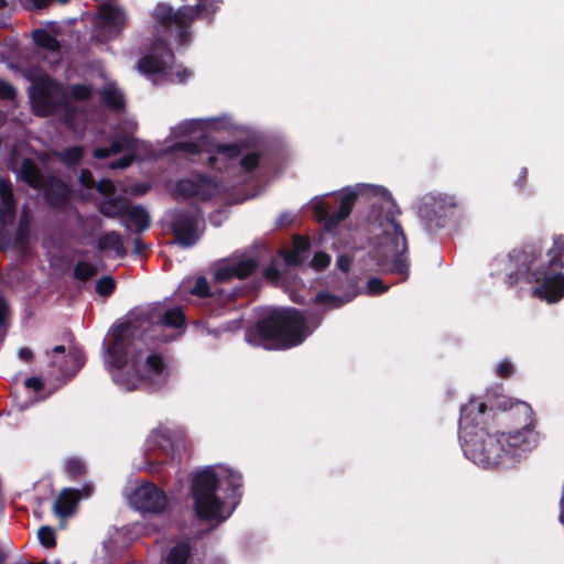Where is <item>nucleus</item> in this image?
<instances>
[{"instance_id": "1", "label": "nucleus", "mask_w": 564, "mask_h": 564, "mask_svg": "<svg viewBox=\"0 0 564 564\" xmlns=\"http://www.w3.org/2000/svg\"><path fill=\"white\" fill-rule=\"evenodd\" d=\"M540 241L528 242L514 248L507 257H497L491 263V276L506 275V284L513 288L518 283H536L533 294L549 303L564 297V236L553 237V246L546 252L547 260L539 265L542 257Z\"/></svg>"}, {"instance_id": "2", "label": "nucleus", "mask_w": 564, "mask_h": 564, "mask_svg": "<svg viewBox=\"0 0 564 564\" xmlns=\"http://www.w3.org/2000/svg\"><path fill=\"white\" fill-rule=\"evenodd\" d=\"M254 332L265 349L275 350L296 347L310 334L305 316L294 307L272 310L256 323Z\"/></svg>"}, {"instance_id": "3", "label": "nucleus", "mask_w": 564, "mask_h": 564, "mask_svg": "<svg viewBox=\"0 0 564 564\" xmlns=\"http://www.w3.org/2000/svg\"><path fill=\"white\" fill-rule=\"evenodd\" d=\"M206 10L204 3L182 6L175 9L166 2H159L152 12L154 22L162 32L173 36L178 46H186L192 42L194 22Z\"/></svg>"}, {"instance_id": "4", "label": "nucleus", "mask_w": 564, "mask_h": 564, "mask_svg": "<svg viewBox=\"0 0 564 564\" xmlns=\"http://www.w3.org/2000/svg\"><path fill=\"white\" fill-rule=\"evenodd\" d=\"M29 96L36 116L47 117L63 112L68 121L76 113L63 86L47 74L32 80Z\"/></svg>"}, {"instance_id": "5", "label": "nucleus", "mask_w": 564, "mask_h": 564, "mask_svg": "<svg viewBox=\"0 0 564 564\" xmlns=\"http://www.w3.org/2000/svg\"><path fill=\"white\" fill-rule=\"evenodd\" d=\"M132 373L129 371L118 372L115 381L126 391L145 389L156 391L164 387L167 381V365L158 352H151L142 362L138 356L131 359Z\"/></svg>"}, {"instance_id": "6", "label": "nucleus", "mask_w": 564, "mask_h": 564, "mask_svg": "<svg viewBox=\"0 0 564 564\" xmlns=\"http://www.w3.org/2000/svg\"><path fill=\"white\" fill-rule=\"evenodd\" d=\"M464 453L478 465L484 467L509 466L510 454L506 449L503 437L499 431L490 432L485 429L467 432L464 436Z\"/></svg>"}, {"instance_id": "7", "label": "nucleus", "mask_w": 564, "mask_h": 564, "mask_svg": "<svg viewBox=\"0 0 564 564\" xmlns=\"http://www.w3.org/2000/svg\"><path fill=\"white\" fill-rule=\"evenodd\" d=\"M219 482L220 479L212 466H207L194 475L191 494L198 519L209 521L227 518L221 514L224 501L217 496Z\"/></svg>"}, {"instance_id": "8", "label": "nucleus", "mask_w": 564, "mask_h": 564, "mask_svg": "<svg viewBox=\"0 0 564 564\" xmlns=\"http://www.w3.org/2000/svg\"><path fill=\"white\" fill-rule=\"evenodd\" d=\"M401 210L395 200L390 195V276L397 275L398 279H390V288L393 284L405 282L410 275V251L406 235L394 216L400 215Z\"/></svg>"}, {"instance_id": "9", "label": "nucleus", "mask_w": 564, "mask_h": 564, "mask_svg": "<svg viewBox=\"0 0 564 564\" xmlns=\"http://www.w3.org/2000/svg\"><path fill=\"white\" fill-rule=\"evenodd\" d=\"M358 197H388V191L384 187L370 185V184H357L355 186L347 187L340 197L339 207L336 212L329 214L328 208L325 204L321 203L315 206V212L319 220L325 221V229L330 231L337 228V226L349 217Z\"/></svg>"}, {"instance_id": "10", "label": "nucleus", "mask_w": 564, "mask_h": 564, "mask_svg": "<svg viewBox=\"0 0 564 564\" xmlns=\"http://www.w3.org/2000/svg\"><path fill=\"white\" fill-rule=\"evenodd\" d=\"M459 205L455 195L429 193L422 197L417 214L426 230L432 232L444 228L448 218L455 215Z\"/></svg>"}, {"instance_id": "11", "label": "nucleus", "mask_w": 564, "mask_h": 564, "mask_svg": "<svg viewBox=\"0 0 564 564\" xmlns=\"http://www.w3.org/2000/svg\"><path fill=\"white\" fill-rule=\"evenodd\" d=\"M516 413L522 416L519 427L509 432H500L503 437L506 449L510 454L511 464L523 452L530 451L536 444L538 433L535 429V416L530 404H520Z\"/></svg>"}, {"instance_id": "12", "label": "nucleus", "mask_w": 564, "mask_h": 564, "mask_svg": "<svg viewBox=\"0 0 564 564\" xmlns=\"http://www.w3.org/2000/svg\"><path fill=\"white\" fill-rule=\"evenodd\" d=\"M200 209L198 207L176 209L170 221L175 242L183 248L195 246L200 237Z\"/></svg>"}, {"instance_id": "13", "label": "nucleus", "mask_w": 564, "mask_h": 564, "mask_svg": "<svg viewBox=\"0 0 564 564\" xmlns=\"http://www.w3.org/2000/svg\"><path fill=\"white\" fill-rule=\"evenodd\" d=\"M497 416V402L487 405L478 398H471L468 403L460 406V416L458 421L459 430L463 431L464 436L467 432H474L485 429L491 430V422Z\"/></svg>"}, {"instance_id": "14", "label": "nucleus", "mask_w": 564, "mask_h": 564, "mask_svg": "<svg viewBox=\"0 0 564 564\" xmlns=\"http://www.w3.org/2000/svg\"><path fill=\"white\" fill-rule=\"evenodd\" d=\"M173 64L174 53L169 42L162 36H156L149 52L138 61V69L145 76L167 75L172 72Z\"/></svg>"}, {"instance_id": "15", "label": "nucleus", "mask_w": 564, "mask_h": 564, "mask_svg": "<svg viewBox=\"0 0 564 564\" xmlns=\"http://www.w3.org/2000/svg\"><path fill=\"white\" fill-rule=\"evenodd\" d=\"M133 322H124L112 329L107 347L108 362L111 367L123 371L128 365V354L133 338Z\"/></svg>"}, {"instance_id": "16", "label": "nucleus", "mask_w": 564, "mask_h": 564, "mask_svg": "<svg viewBox=\"0 0 564 564\" xmlns=\"http://www.w3.org/2000/svg\"><path fill=\"white\" fill-rule=\"evenodd\" d=\"M129 502L135 510L159 514L166 509L169 499L164 490L148 481L132 490Z\"/></svg>"}, {"instance_id": "17", "label": "nucleus", "mask_w": 564, "mask_h": 564, "mask_svg": "<svg viewBox=\"0 0 564 564\" xmlns=\"http://www.w3.org/2000/svg\"><path fill=\"white\" fill-rule=\"evenodd\" d=\"M217 191L216 177L207 173H196L193 177L176 181L174 192L183 198H198L202 202L210 200Z\"/></svg>"}, {"instance_id": "18", "label": "nucleus", "mask_w": 564, "mask_h": 564, "mask_svg": "<svg viewBox=\"0 0 564 564\" xmlns=\"http://www.w3.org/2000/svg\"><path fill=\"white\" fill-rule=\"evenodd\" d=\"M0 251H2L10 246L7 218H13L17 213V199L14 197L13 185L8 177H0Z\"/></svg>"}, {"instance_id": "19", "label": "nucleus", "mask_w": 564, "mask_h": 564, "mask_svg": "<svg viewBox=\"0 0 564 564\" xmlns=\"http://www.w3.org/2000/svg\"><path fill=\"white\" fill-rule=\"evenodd\" d=\"M259 262L252 257H241L237 260L221 262L214 271V280L223 283L237 278L243 280L252 275L258 269Z\"/></svg>"}, {"instance_id": "20", "label": "nucleus", "mask_w": 564, "mask_h": 564, "mask_svg": "<svg viewBox=\"0 0 564 564\" xmlns=\"http://www.w3.org/2000/svg\"><path fill=\"white\" fill-rule=\"evenodd\" d=\"M99 18L100 24L96 37L101 43L117 37L124 28V15L117 7H102L99 11Z\"/></svg>"}, {"instance_id": "21", "label": "nucleus", "mask_w": 564, "mask_h": 564, "mask_svg": "<svg viewBox=\"0 0 564 564\" xmlns=\"http://www.w3.org/2000/svg\"><path fill=\"white\" fill-rule=\"evenodd\" d=\"M40 189L43 191L46 203L53 208H62L69 200L70 189L59 177H47Z\"/></svg>"}, {"instance_id": "22", "label": "nucleus", "mask_w": 564, "mask_h": 564, "mask_svg": "<svg viewBox=\"0 0 564 564\" xmlns=\"http://www.w3.org/2000/svg\"><path fill=\"white\" fill-rule=\"evenodd\" d=\"M19 177L22 182L34 189H40L43 187L44 182L46 181L41 169L31 158H25L22 160Z\"/></svg>"}, {"instance_id": "23", "label": "nucleus", "mask_w": 564, "mask_h": 564, "mask_svg": "<svg viewBox=\"0 0 564 564\" xmlns=\"http://www.w3.org/2000/svg\"><path fill=\"white\" fill-rule=\"evenodd\" d=\"M520 404H528L523 401L512 402L508 398H502L497 401V416L496 420L503 424H510L514 429L519 427V422L522 420V416L516 413V410Z\"/></svg>"}, {"instance_id": "24", "label": "nucleus", "mask_w": 564, "mask_h": 564, "mask_svg": "<svg viewBox=\"0 0 564 564\" xmlns=\"http://www.w3.org/2000/svg\"><path fill=\"white\" fill-rule=\"evenodd\" d=\"M79 499V491L73 488L63 489L54 503V512L61 518L73 514Z\"/></svg>"}, {"instance_id": "25", "label": "nucleus", "mask_w": 564, "mask_h": 564, "mask_svg": "<svg viewBox=\"0 0 564 564\" xmlns=\"http://www.w3.org/2000/svg\"><path fill=\"white\" fill-rule=\"evenodd\" d=\"M130 207V202L120 196H110L97 204L98 212L107 218L124 216Z\"/></svg>"}, {"instance_id": "26", "label": "nucleus", "mask_w": 564, "mask_h": 564, "mask_svg": "<svg viewBox=\"0 0 564 564\" xmlns=\"http://www.w3.org/2000/svg\"><path fill=\"white\" fill-rule=\"evenodd\" d=\"M97 249L100 252L111 250L119 258H122L127 254V250L123 246L122 238L120 234L117 231H108L101 235L97 239Z\"/></svg>"}, {"instance_id": "27", "label": "nucleus", "mask_w": 564, "mask_h": 564, "mask_svg": "<svg viewBox=\"0 0 564 564\" xmlns=\"http://www.w3.org/2000/svg\"><path fill=\"white\" fill-rule=\"evenodd\" d=\"M367 223L371 230L379 229L378 236L388 235V212L381 205L371 203L370 210L367 216Z\"/></svg>"}, {"instance_id": "28", "label": "nucleus", "mask_w": 564, "mask_h": 564, "mask_svg": "<svg viewBox=\"0 0 564 564\" xmlns=\"http://www.w3.org/2000/svg\"><path fill=\"white\" fill-rule=\"evenodd\" d=\"M172 152L185 153V159L191 163H198L204 152H208V149L202 147L200 143L193 141H177L171 147Z\"/></svg>"}, {"instance_id": "29", "label": "nucleus", "mask_w": 564, "mask_h": 564, "mask_svg": "<svg viewBox=\"0 0 564 564\" xmlns=\"http://www.w3.org/2000/svg\"><path fill=\"white\" fill-rule=\"evenodd\" d=\"M126 215L128 216V219L134 225V231L138 234L143 232L151 225L150 215L142 205H134L129 207Z\"/></svg>"}, {"instance_id": "30", "label": "nucleus", "mask_w": 564, "mask_h": 564, "mask_svg": "<svg viewBox=\"0 0 564 564\" xmlns=\"http://www.w3.org/2000/svg\"><path fill=\"white\" fill-rule=\"evenodd\" d=\"M101 102L110 110L121 112L126 108L123 94L117 88H107L100 95Z\"/></svg>"}, {"instance_id": "31", "label": "nucleus", "mask_w": 564, "mask_h": 564, "mask_svg": "<svg viewBox=\"0 0 564 564\" xmlns=\"http://www.w3.org/2000/svg\"><path fill=\"white\" fill-rule=\"evenodd\" d=\"M192 554L188 542L176 543L165 556V564H187Z\"/></svg>"}, {"instance_id": "32", "label": "nucleus", "mask_w": 564, "mask_h": 564, "mask_svg": "<svg viewBox=\"0 0 564 564\" xmlns=\"http://www.w3.org/2000/svg\"><path fill=\"white\" fill-rule=\"evenodd\" d=\"M33 42L41 48L50 52H58L61 44L58 40L45 29H37L32 32Z\"/></svg>"}, {"instance_id": "33", "label": "nucleus", "mask_w": 564, "mask_h": 564, "mask_svg": "<svg viewBox=\"0 0 564 564\" xmlns=\"http://www.w3.org/2000/svg\"><path fill=\"white\" fill-rule=\"evenodd\" d=\"M224 481L231 491L228 498L232 499L236 506L241 498L240 490L243 486L242 475L234 469H226Z\"/></svg>"}, {"instance_id": "34", "label": "nucleus", "mask_w": 564, "mask_h": 564, "mask_svg": "<svg viewBox=\"0 0 564 564\" xmlns=\"http://www.w3.org/2000/svg\"><path fill=\"white\" fill-rule=\"evenodd\" d=\"M191 294L200 299L212 297L224 304L226 303V301L224 300V291L218 290L217 292H210L208 280L203 275L196 279L195 284L191 290Z\"/></svg>"}, {"instance_id": "35", "label": "nucleus", "mask_w": 564, "mask_h": 564, "mask_svg": "<svg viewBox=\"0 0 564 564\" xmlns=\"http://www.w3.org/2000/svg\"><path fill=\"white\" fill-rule=\"evenodd\" d=\"M31 235V219L28 214L23 213L19 219L15 236H14V245L24 249L29 246Z\"/></svg>"}, {"instance_id": "36", "label": "nucleus", "mask_w": 564, "mask_h": 564, "mask_svg": "<svg viewBox=\"0 0 564 564\" xmlns=\"http://www.w3.org/2000/svg\"><path fill=\"white\" fill-rule=\"evenodd\" d=\"M243 151V144L242 143H220L216 142L210 144V148L208 149V152H215V154L223 155L226 160L231 161L241 155Z\"/></svg>"}, {"instance_id": "37", "label": "nucleus", "mask_w": 564, "mask_h": 564, "mask_svg": "<svg viewBox=\"0 0 564 564\" xmlns=\"http://www.w3.org/2000/svg\"><path fill=\"white\" fill-rule=\"evenodd\" d=\"M56 158L65 166L72 167L80 163L84 156V149L80 145H70L57 152Z\"/></svg>"}, {"instance_id": "38", "label": "nucleus", "mask_w": 564, "mask_h": 564, "mask_svg": "<svg viewBox=\"0 0 564 564\" xmlns=\"http://www.w3.org/2000/svg\"><path fill=\"white\" fill-rule=\"evenodd\" d=\"M159 322L166 327L180 328L185 324L186 317L183 310L176 306L166 310L160 317Z\"/></svg>"}, {"instance_id": "39", "label": "nucleus", "mask_w": 564, "mask_h": 564, "mask_svg": "<svg viewBox=\"0 0 564 564\" xmlns=\"http://www.w3.org/2000/svg\"><path fill=\"white\" fill-rule=\"evenodd\" d=\"M97 274V268L89 262L78 261L73 271L75 279L86 282Z\"/></svg>"}, {"instance_id": "40", "label": "nucleus", "mask_w": 564, "mask_h": 564, "mask_svg": "<svg viewBox=\"0 0 564 564\" xmlns=\"http://www.w3.org/2000/svg\"><path fill=\"white\" fill-rule=\"evenodd\" d=\"M64 468L72 479L80 478L86 474L85 463L77 457L67 458L65 460Z\"/></svg>"}, {"instance_id": "41", "label": "nucleus", "mask_w": 564, "mask_h": 564, "mask_svg": "<svg viewBox=\"0 0 564 564\" xmlns=\"http://www.w3.org/2000/svg\"><path fill=\"white\" fill-rule=\"evenodd\" d=\"M116 288L117 282L111 275L101 276L95 284L96 293L104 297L110 296L116 291Z\"/></svg>"}, {"instance_id": "42", "label": "nucleus", "mask_w": 564, "mask_h": 564, "mask_svg": "<svg viewBox=\"0 0 564 564\" xmlns=\"http://www.w3.org/2000/svg\"><path fill=\"white\" fill-rule=\"evenodd\" d=\"M67 356L70 358V360L73 362V369L69 371H63V376L67 377L69 379L72 377H74L80 370V368L85 365L86 357H85V354L78 348L69 349Z\"/></svg>"}, {"instance_id": "43", "label": "nucleus", "mask_w": 564, "mask_h": 564, "mask_svg": "<svg viewBox=\"0 0 564 564\" xmlns=\"http://www.w3.org/2000/svg\"><path fill=\"white\" fill-rule=\"evenodd\" d=\"M261 158L260 152L246 153L241 156L239 166L245 173H251L258 169Z\"/></svg>"}, {"instance_id": "44", "label": "nucleus", "mask_w": 564, "mask_h": 564, "mask_svg": "<svg viewBox=\"0 0 564 564\" xmlns=\"http://www.w3.org/2000/svg\"><path fill=\"white\" fill-rule=\"evenodd\" d=\"M110 148L113 155L132 150L134 148V139L128 134L118 135L111 142Z\"/></svg>"}, {"instance_id": "45", "label": "nucleus", "mask_w": 564, "mask_h": 564, "mask_svg": "<svg viewBox=\"0 0 564 564\" xmlns=\"http://www.w3.org/2000/svg\"><path fill=\"white\" fill-rule=\"evenodd\" d=\"M40 543L47 549L56 545L55 530L48 525L41 527L37 531Z\"/></svg>"}, {"instance_id": "46", "label": "nucleus", "mask_w": 564, "mask_h": 564, "mask_svg": "<svg viewBox=\"0 0 564 564\" xmlns=\"http://www.w3.org/2000/svg\"><path fill=\"white\" fill-rule=\"evenodd\" d=\"M162 441L163 443L161 444V447L163 449V454L156 457L161 465L169 464L175 459V448L172 440L167 436H162Z\"/></svg>"}, {"instance_id": "47", "label": "nucleus", "mask_w": 564, "mask_h": 564, "mask_svg": "<svg viewBox=\"0 0 564 564\" xmlns=\"http://www.w3.org/2000/svg\"><path fill=\"white\" fill-rule=\"evenodd\" d=\"M93 96L91 86L84 84H74L70 87V97L76 101H87Z\"/></svg>"}, {"instance_id": "48", "label": "nucleus", "mask_w": 564, "mask_h": 564, "mask_svg": "<svg viewBox=\"0 0 564 564\" xmlns=\"http://www.w3.org/2000/svg\"><path fill=\"white\" fill-rule=\"evenodd\" d=\"M314 302L316 304H329L336 308L340 307L344 304V301L341 300V297H339L330 292H327V291H319L315 295Z\"/></svg>"}, {"instance_id": "49", "label": "nucleus", "mask_w": 564, "mask_h": 564, "mask_svg": "<svg viewBox=\"0 0 564 564\" xmlns=\"http://www.w3.org/2000/svg\"><path fill=\"white\" fill-rule=\"evenodd\" d=\"M281 257L289 267H297L303 262V253L297 250H281Z\"/></svg>"}, {"instance_id": "50", "label": "nucleus", "mask_w": 564, "mask_h": 564, "mask_svg": "<svg viewBox=\"0 0 564 564\" xmlns=\"http://www.w3.org/2000/svg\"><path fill=\"white\" fill-rule=\"evenodd\" d=\"M330 256L324 251H317L314 253L311 265L317 271L326 269L330 263Z\"/></svg>"}, {"instance_id": "51", "label": "nucleus", "mask_w": 564, "mask_h": 564, "mask_svg": "<svg viewBox=\"0 0 564 564\" xmlns=\"http://www.w3.org/2000/svg\"><path fill=\"white\" fill-rule=\"evenodd\" d=\"M388 286L384 285L383 280L380 278H370L367 282V293L369 295L381 294L386 292Z\"/></svg>"}, {"instance_id": "52", "label": "nucleus", "mask_w": 564, "mask_h": 564, "mask_svg": "<svg viewBox=\"0 0 564 564\" xmlns=\"http://www.w3.org/2000/svg\"><path fill=\"white\" fill-rule=\"evenodd\" d=\"M497 376L502 379H509L514 375V367L509 359H503L497 366Z\"/></svg>"}, {"instance_id": "53", "label": "nucleus", "mask_w": 564, "mask_h": 564, "mask_svg": "<svg viewBox=\"0 0 564 564\" xmlns=\"http://www.w3.org/2000/svg\"><path fill=\"white\" fill-rule=\"evenodd\" d=\"M94 187L98 191V193L108 197L113 196L116 192V186L109 178L100 180L98 183H95Z\"/></svg>"}, {"instance_id": "54", "label": "nucleus", "mask_w": 564, "mask_h": 564, "mask_svg": "<svg viewBox=\"0 0 564 564\" xmlns=\"http://www.w3.org/2000/svg\"><path fill=\"white\" fill-rule=\"evenodd\" d=\"M17 96V90L10 83L0 79V99L12 100Z\"/></svg>"}, {"instance_id": "55", "label": "nucleus", "mask_w": 564, "mask_h": 564, "mask_svg": "<svg viewBox=\"0 0 564 564\" xmlns=\"http://www.w3.org/2000/svg\"><path fill=\"white\" fill-rule=\"evenodd\" d=\"M262 276L271 283H276L281 278V273L278 267L272 263L263 269Z\"/></svg>"}, {"instance_id": "56", "label": "nucleus", "mask_w": 564, "mask_h": 564, "mask_svg": "<svg viewBox=\"0 0 564 564\" xmlns=\"http://www.w3.org/2000/svg\"><path fill=\"white\" fill-rule=\"evenodd\" d=\"M208 153H209V155L206 158V160L204 161L200 158V161L198 163H202L203 165L207 166L208 169H210L213 171L223 172V170L226 169V165L225 164H223L221 166L218 165V158L213 154L214 152H208Z\"/></svg>"}, {"instance_id": "57", "label": "nucleus", "mask_w": 564, "mask_h": 564, "mask_svg": "<svg viewBox=\"0 0 564 564\" xmlns=\"http://www.w3.org/2000/svg\"><path fill=\"white\" fill-rule=\"evenodd\" d=\"M79 182L84 187L87 188H94L96 183L93 173L88 169L82 170L79 175Z\"/></svg>"}, {"instance_id": "58", "label": "nucleus", "mask_w": 564, "mask_h": 564, "mask_svg": "<svg viewBox=\"0 0 564 564\" xmlns=\"http://www.w3.org/2000/svg\"><path fill=\"white\" fill-rule=\"evenodd\" d=\"M351 265V258L347 254H340L336 259V267L344 273L348 272Z\"/></svg>"}, {"instance_id": "59", "label": "nucleus", "mask_w": 564, "mask_h": 564, "mask_svg": "<svg viewBox=\"0 0 564 564\" xmlns=\"http://www.w3.org/2000/svg\"><path fill=\"white\" fill-rule=\"evenodd\" d=\"M24 386L35 392H41L44 389V383L37 377H30L25 380Z\"/></svg>"}, {"instance_id": "60", "label": "nucleus", "mask_w": 564, "mask_h": 564, "mask_svg": "<svg viewBox=\"0 0 564 564\" xmlns=\"http://www.w3.org/2000/svg\"><path fill=\"white\" fill-rule=\"evenodd\" d=\"M308 246L310 242L306 238H303L301 236H294L292 250H297L299 248V252L304 253L308 249Z\"/></svg>"}, {"instance_id": "61", "label": "nucleus", "mask_w": 564, "mask_h": 564, "mask_svg": "<svg viewBox=\"0 0 564 564\" xmlns=\"http://www.w3.org/2000/svg\"><path fill=\"white\" fill-rule=\"evenodd\" d=\"M133 158L132 155H123L118 160L113 161L110 166L112 169H126L132 164Z\"/></svg>"}, {"instance_id": "62", "label": "nucleus", "mask_w": 564, "mask_h": 564, "mask_svg": "<svg viewBox=\"0 0 564 564\" xmlns=\"http://www.w3.org/2000/svg\"><path fill=\"white\" fill-rule=\"evenodd\" d=\"M94 158L98 160L108 159L112 154L111 148L98 147L93 150Z\"/></svg>"}, {"instance_id": "63", "label": "nucleus", "mask_w": 564, "mask_h": 564, "mask_svg": "<svg viewBox=\"0 0 564 564\" xmlns=\"http://www.w3.org/2000/svg\"><path fill=\"white\" fill-rule=\"evenodd\" d=\"M85 225L90 226L93 228H101L102 227V220L97 215H89L85 218Z\"/></svg>"}, {"instance_id": "64", "label": "nucleus", "mask_w": 564, "mask_h": 564, "mask_svg": "<svg viewBox=\"0 0 564 564\" xmlns=\"http://www.w3.org/2000/svg\"><path fill=\"white\" fill-rule=\"evenodd\" d=\"M293 221H294L293 216L289 213H284V214L280 215V217L278 219V225L280 227H288V226L292 225Z\"/></svg>"}]
</instances>
